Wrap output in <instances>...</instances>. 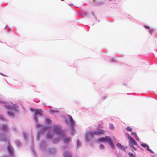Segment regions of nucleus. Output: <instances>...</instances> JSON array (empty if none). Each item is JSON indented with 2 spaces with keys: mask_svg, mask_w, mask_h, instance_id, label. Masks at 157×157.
Instances as JSON below:
<instances>
[{
  "mask_svg": "<svg viewBox=\"0 0 157 157\" xmlns=\"http://www.w3.org/2000/svg\"><path fill=\"white\" fill-rule=\"evenodd\" d=\"M51 122V120L50 119L46 118L45 120V122L47 124H50Z\"/></svg>",
  "mask_w": 157,
  "mask_h": 157,
  "instance_id": "20",
  "label": "nucleus"
},
{
  "mask_svg": "<svg viewBox=\"0 0 157 157\" xmlns=\"http://www.w3.org/2000/svg\"><path fill=\"white\" fill-rule=\"evenodd\" d=\"M48 154L50 155H54L57 152V150L55 148L51 147L48 148L46 151Z\"/></svg>",
  "mask_w": 157,
  "mask_h": 157,
  "instance_id": "8",
  "label": "nucleus"
},
{
  "mask_svg": "<svg viewBox=\"0 0 157 157\" xmlns=\"http://www.w3.org/2000/svg\"><path fill=\"white\" fill-rule=\"evenodd\" d=\"M48 128L49 127L48 126H46L44 127L41 131H39L38 135L37 136V139L38 140H39L40 139V134L44 133V132L47 130Z\"/></svg>",
  "mask_w": 157,
  "mask_h": 157,
  "instance_id": "10",
  "label": "nucleus"
},
{
  "mask_svg": "<svg viewBox=\"0 0 157 157\" xmlns=\"http://www.w3.org/2000/svg\"><path fill=\"white\" fill-rule=\"evenodd\" d=\"M30 110L32 111L35 112L34 114V120L35 122L37 123L38 122V118L37 116L38 115L42 116L43 115L42 113V111L41 109H33L32 108H31Z\"/></svg>",
  "mask_w": 157,
  "mask_h": 157,
  "instance_id": "6",
  "label": "nucleus"
},
{
  "mask_svg": "<svg viewBox=\"0 0 157 157\" xmlns=\"http://www.w3.org/2000/svg\"><path fill=\"white\" fill-rule=\"evenodd\" d=\"M104 131L102 129H98L94 131L88 132L86 133L85 137L86 142H90L91 138L93 137V135H98L104 133Z\"/></svg>",
  "mask_w": 157,
  "mask_h": 157,
  "instance_id": "3",
  "label": "nucleus"
},
{
  "mask_svg": "<svg viewBox=\"0 0 157 157\" xmlns=\"http://www.w3.org/2000/svg\"><path fill=\"white\" fill-rule=\"evenodd\" d=\"M15 143L18 146H19L21 144L20 141L18 140L16 141H15Z\"/></svg>",
  "mask_w": 157,
  "mask_h": 157,
  "instance_id": "25",
  "label": "nucleus"
},
{
  "mask_svg": "<svg viewBox=\"0 0 157 157\" xmlns=\"http://www.w3.org/2000/svg\"><path fill=\"white\" fill-rule=\"evenodd\" d=\"M144 27L146 29H149L150 30V31L151 32H153V29H151L149 27L147 26H145Z\"/></svg>",
  "mask_w": 157,
  "mask_h": 157,
  "instance_id": "27",
  "label": "nucleus"
},
{
  "mask_svg": "<svg viewBox=\"0 0 157 157\" xmlns=\"http://www.w3.org/2000/svg\"><path fill=\"white\" fill-rule=\"evenodd\" d=\"M135 137L136 138V140L138 141H140V140L139 138L137 136V135L136 136H135Z\"/></svg>",
  "mask_w": 157,
  "mask_h": 157,
  "instance_id": "32",
  "label": "nucleus"
},
{
  "mask_svg": "<svg viewBox=\"0 0 157 157\" xmlns=\"http://www.w3.org/2000/svg\"><path fill=\"white\" fill-rule=\"evenodd\" d=\"M128 155L130 156V157H135V156L133 154L130 152L128 153Z\"/></svg>",
  "mask_w": 157,
  "mask_h": 157,
  "instance_id": "26",
  "label": "nucleus"
},
{
  "mask_svg": "<svg viewBox=\"0 0 157 157\" xmlns=\"http://www.w3.org/2000/svg\"><path fill=\"white\" fill-rule=\"evenodd\" d=\"M33 152L34 155V156H35L36 153L35 151H34L33 150Z\"/></svg>",
  "mask_w": 157,
  "mask_h": 157,
  "instance_id": "34",
  "label": "nucleus"
},
{
  "mask_svg": "<svg viewBox=\"0 0 157 157\" xmlns=\"http://www.w3.org/2000/svg\"><path fill=\"white\" fill-rule=\"evenodd\" d=\"M0 129L5 132H9V129L7 125L3 124L1 127Z\"/></svg>",
  "mask_w": 157,
  "mask_h": 157,
  "instance_id": "11",
  "label": "nucleus"
},
{
  "mask_svg": "<svg viewBox=\"0 0 157 157\" xmlns=\"http://www.w3.org/2000/svg\"><path fill=\"white\" fill-rule=\"evenodd\" d=\"M141 145L144 147H147V150L150 152L151 153H154V152L152 151L151 149H150L149 148V147L148 145L147 144H144V143H142L141 144Z\"/></svg>",
  "mask_w": 157,
  "mask_h": 157,
  "instance_id": "15",
  "label": "nucleus"
},
{
  "mask_svg": "<svg viewBox=\"0 0 157 157\" xmlns=\"http://www.w3.org/2000/svg\"><path fill=\"white\" fill-rule=\"evenodd\" d=\"M68 118L69 119L70 123V124L71 130V133L72 135H73L75 132V123L73 121L72 117L71 115H68Z\"/></svg>",
  "mask_w": 157,
  "mask_h": 157,
  "instance_id": "7",
  "label": "nucleus"
},
{
  "mask_svg": "<svg viewBox=\"0 0 157 157\" xmlns=\"http://www.w3.org/2000/svg\"><path fill=\"white\" fill-rule=\"evenodd\" d=\"M36 126L39 128H42L43 127V125L39 123H38V122L36 123Z\"/></svg>",
  "mask_w": 157,
  "mask_h": 157,
  "instance_id": "23",
  "label": "nucleus"
},
{
  "mask_svg": "<svg viewBox=\"0 0 157 157\" xmlns=\"http://www.w3.org/2000/svg\"><path fill=\"white\" fill-rule=\"evenodd\" d=\"M116 146L119 149L121 150L124 151L127 148V147H124L121 145L120 143H118L116 144Z\"/></svg>",
  "mask_w": 157,
  "mask_h": 157,
  "instance_id": "14",
  "label": "nucleus"
},
{
  "mask_svg": "<svg viewBox=\"0 0 157 157\" xmlns=\"http://www.w3.org/2000/svg\"><path fill=\"white\" fill-rule=\"evenodd\" d=\"M64 157H71V154L68 150L65 151L63 153Z\"/></svg>",
  "mask_w": 157,
  "mask_h": 157,
  "instance_id": "13",
  "label": "nucleus"
},
{
  "mask_svg": "<svg viewBox=\"0 0 157 157\" xmlns=\"http://www.w3.org/2000/svg\"><path fill=\"white\" fill-rule=\"evenodd\" d=\"M98 141L99 142H106L108 143L112 148H114V146L112 141L111 138L109 136H106L99 138L98 139Z\"/></svg>",
  "mask_w": 157,
  "mask_h": 157,
  "instance_id": "4",
  "label": "nucleus"
},
{
  "mask_svg": "<svg viewBox=\"0 0 157 157\" xmlns=\"http://www.w3.org/2000/svg\"><path fill=\"white\" fill-rule=\"evenodd\" d=\"M62 149H63L64 150L65 149V148L64 147H62Z\"/></svg>",
  "mask_w": 157,
  "mask_h": 157,
  "instance_id": "37",
  "label": "nucleus"
},
{
  "mask_svg": "<svg viewBox=\"0 0 157 157\" xmlns=\"http://www.w3.org/2000/svg\"><path fill=\"white\" fill-rule=\"evenodd\" d=\"M131 134L132 135H134L135 136H136L137 135V134H136V133L135 132H132L131 133Z\"/></svg>",
  "mask_w": 157,
  "mask_h": 157,
  "instance_id": "30",
  "label": "nucleus"
},
{
  "mask_svg": "<svg viewBox=\"0 0 157 157\" xmlns=\"http://www.w3.org/2000/svg\"><path fill=\"white\" fill-rule=\"evenodd\" d=\"M0 120L4 121H8L6 118L1 115H0Z\"/></svg>",
  "mask_w": 157,
  "mask_h": 157,
  "instance_id": "18",
  "label": "nucleus"
},
{
  "mask_svg": "<svg viewBox=\"0 0 157 157\" xmlns=\"http://www.w3.org/2000/svg\"><path fill=\"white\" fill-rule=\"evenodd\" d=\"M54 134L52 132H49L47 136V138L48 139H50L52 138Z\"/></svg>",
  "mask_w": 157,
  "mask_h": 157,
  "instance_id": "17",
  "label": "nucleus"
},
{
  "mask_svg": "<svg viewBox=\"0 0 157 157\" xmlns=\"http://www.w3.org/2000/svg\"><path fill=\"white\" fill-rule=\"evenodd\" d=\"M53 130L54 132L59 136L60 139H62L63 141L66 144L69 143L71 140L70 137L65 136L64 132L62 130L61 126L59 125H54L53 126Z\"/></svg>",
  "mask_w": 157,
  "mask_h": 157,
  "instance_id": "2",
  "label": "nucleus"
},
{
  "mask_svg": "<svg viewBox=\"0 0 157 157\" xmlns=\"http://www.w3.org/2000/svg\"><path fill=\"white\" fill-rule=\"evenodd\" d=\"M6 140V136L3 133H0V140L5 141Z\"/></svg>",
  "mask_w": 157,
  "mask_h": 157,
  "instance_id": "16",
  "label": "nucleus"
},
{
  "mask_svg": "<svg viewBox=\"0 0 157 157\" xmlns=\"http://www.w3.org/2000/svg\"><path fill=\"white\" fill-rule=\"evenodd\" d=\"M0 74H1V75H2L3 76H6V75H4V74H2V73H0Z\"/></svg>",
  "mask_w": 157,
  "mask_h": 157,
  "instance_id": "35",
  "label": "nucleus"
},
{
  "mask_svg": "<svg viewBox=\"0 0 157 157\" xmlns=\"http://www.w3.org/2000/svg\"><path fill=\"white\" fill-rule=\"evenodd\" d=\"M0 102L4 104L5 107L8 109L7 113L8 115L11 118L16 116L17 113L18 112V107L15 104L11 103L12 104H8L6 102L0 100Z\"/></svg>",
  "mask_w": 157,
  "mask_h": 157,
  "instance_id": "1",
  "label": "nucleus"
},
{
  "mask_svg": "<svg viewBox=\"0 0 157 157\" xmlns=\"http://www.w3.org/2000/svg\"><path fill=\"white\" fill-rule=\"evenodd\" d=\"M7 148L8 151L10 155L13 157L14 155L13 148L11 145L10 143H8V144Z\"/></svg>",
  "mask_w": 157,
  "mask_h": 157,
  "instance_id": "9",
  "label": "nucleus"
},
{
  "mask_svg": "<svg viewBox=\"0 0 157 157\" xmlns=\"http://www.w3.org/2000/svg\"><path fill=\"white\" fill-rule=\"evenodd\" d=\"M24 136L25 139L26 140L27 139V135L26 133H24Z\"/></svg>",
  "mask_w": 157,
  "mask_h": 157,
  "instance_id": "29",
  "label": "nucleus"
},
{
  "mask_svg": "<svg viewBox=\"0 0 157 157\" xmlns=\"http://www.w3.org/2000/svg\"><path fill=\"white\" fill-rule=\"evenodd\" d=\"M132 131V128H130L129 127H128V131L131 132Z\"/></svg>",
  "mask_w": 157,
  "mask_h": 157,
  "instance_id": "33",
  "label": "nucleus"
},
{
  "mask_svg": "<svg viewBox=\"0 0 157 157\" xmlns=\"http://www.w3.org/2000/svg\"><path fill=\"white\" fill-rule=\"evenodd\" d=\"M77 147L79 148L81 145V143L78 140H77L76 141Z\"/></svg>",
  "mask_w": 157,
  "mask_h": 157,
  "instance_id": "19",
  "label": "nucleus"
},
{
  "mask_svg": "<svg viewBox=\"0 0 157 157\" xmlns=\"http://www.w3.org/2000/svg\"><path fill=\"white\" fill-rule=\"evenodd\" d=\"M49 112L50 113H59V111L56 110L54 109H52V110H50L49 111Z\"/></svg>",
  "mask_w": 157,
  "mask_h": 157,
  "instance_id": "22",
  "label": "nucleus"
},
{
  "mask_svg": "<svg viewBox=\"0 0 157 157\" xmlns=\"http://www.w3.org/2000/svg\"><path fill=\"white\" fill-rule=\"evenodd\" d=\"M46 147V142L45 140H43L41 142L40 144V147L42 150L46 152L45 147Z\"/></svg>",
  "mask_w": 157,
  "mask_h": 157,
  "instance_id": "12",
  "label": "nucleus"
},
{
  "mask_svg": "<svg viewBox=\"0 0 157 157\" xmlns=\"http://www.w3.org/2000/svg\"><path fill=\"white\" fill-rule=\"evenodd\" d=\"M125 135L127 137L128 136V134L127 133H126Z\"/></svg>",
  "mask_w": 157,
  "mask_h": 157,
  "instance_id": "38",
  "label": "nucleus"
},
{
  "mask_svg": "<svg viewBox=\"0 0 157 157\" xmlns=\"http://www.w3.org/2000/svg\"><path fill=\"white\" fill-rule=\"evenodd\" d=\"M126 130H127V131H128V127H127L126 128Z\"/></svg>",
  "mask_w": 157,
  "mask_h": 157,
  "instance_id": "39",
  "label": "nucleus"
},
{
  "mask_svg": "<svg viewBox=\"0 0 157 157\" xmlns=\"http://www.w3.org/2000/svg\"><path fill=\"white\" fill-rule=\"evenodd\" d=\"M109 127V128L111 129H113L114 128L113 125L112 124H110Z\"/></svg>",
  "mask_w": 157,
  "mask_h": 157,
  "instance_id": "28",
  "label": "nucleus"
},
{
  "mask_svg": "<svg viewBox=\"0 0 157 157\" xmlns=\"http://www.w3.org/2000/svg\"><path fill=\"white\" fill-rule=\"evenodd\" d=\"M7 25H6V27H5V29H6V28H7Z\"/></svg>",
  "mask_w": 157,
  "mask_h": 157,
  "instance_id": "36",
  "label": "nucleus"
},
{
  "mask_svg": "<svg viewBox=\"0 0 157 157\" xmlns=\"http://www.w3.org/2000/svg\"><path fill=\"white\" fill-rule=\"evenodd\" d=\"M59 138H56L53 140V142L55 143H56L58 142L59 141V140L60 139L59 137L58 136Z\"/></svg>",
  "mask_w": 157,
  "mask_h": 157,
  "instance_id": "21",
  "label": "nucleus"
},
{
  "mask_svg": "<svg viewBox=\"0 0 157 157\" xmlns=\"http://www.w3.org/2000/svg\"><path fill=\"white\" fill-rule=\"evenodd\" d=\"M61 1H63L64 0H61Z\"/></svg>",
  "mask_w": 157,
  "mask_h": 157,
  "instance_id": "41",
  "label": "nucleus"
},
{
  "mask_svg": "<svg viewBox=\"0 0 157 157\" xmlns=\"http://www.w3.org/2000/svg\"><path fill=\"white\" fill-rule=\"evenodd\" d=\"M100 148L101 149H104L105 146L102 144H101L99 146Z\"/></svg>",
  "mask_w": 157,
  "mask_h": 157,
  "instance_id": "24",
  "label": "nucleus"
},
{
  "mask_svg": "<svg viewBox=\"0 0 157 157\" xmlns=\"http://www.w3.org/2000/svg\"><path fill=\"white\" fill-rule=\"evenodd\" d=\"M13 130L14 131H16V130L17 128L15 127H13L12 128Z\"/></svg>",
  "mask_w": 157,
  "mask_h": 157,
  "instance_id": "31",
  "label": "nucleus"
},
{
  "mask_svg": "<svg viewBox=\"0 0 157 157\" xmlns=\"http://www.w3.org/2000/svg\"><path fill=\"white\" fill-rule=\"evenodd\" d=\"M32 142H33V140L32 137Z\"/></svg>",
  "mask_w": 157,
  "mask_h": 157,
  "instance_id": "40",
  "label": "nucleus"
},
{
  "mask_svg": "<svg viewBox=\"0 0 157 157\" xmlns=\"http://www.w3.org/2000/svg\"><path fill=\"white\" fill-rule=\"evenodd\" d=\"M128 140L129 141V144L130 148L131 149H133L134 151H136L137 148L134 146V145L137 146V144L135 140L130 135L128 134Z\"/></svg>",
  "mask_w": 157,
  "mask_h": 157,
  "instance_id": "5",
  "label": "nucleus"
}]
</instances>
